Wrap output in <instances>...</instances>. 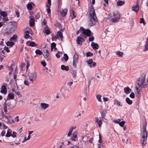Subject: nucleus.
Segmentation results:
<instances>
[{
    "mask_svg": "<svg viewBox=\"0 0 148 148\" xmlns=\"http://www.w3.org/2000/svg\"><path fill=\"white\" fill-rule=\"evenodd\" d=\"M1 93L4 94H6L7 92V90L6 87L5 85H3L2 86L1 90Z\"/></svg>",
    "mask_w": 148,
    "mask_h": 148,
    "instance_id": "9",
    "label": "nucleus"
},
{
    "mask_svg": "<svg viewBox=\"0 0 148 148\" xmlns=\"http://www.w3.org/2000/svg\"><path fill=\"white\" fill-rule=\"evenodd\" d=\"M146 123H145L143 126L142 133H147L146 130Z\"/></svg>",
    "mask_w": 148,
    "mask_h": 148,
    "instance_id": "22",
    "label": "nucleus"
},
{
    "mask_svg": "<svg viewBox=\"0 0 148 148\" xmlns=\"http://www.w3.org/2000/svg\"><path fill=\"white\" fill-rule=\"evenodd\" d=\"M5 117L7 119L9 122L10 124L12 123V122H14V121L12 119V118H11V119L10 118H8L7 116H5Z\"/></svg>",
    "mask_w": 148,
    "mask_h": 148,
    "instance_id": "49",
    "label": "nucleus"
},
{
    "mask_svg": "<svg viewBox=\"0 0 148 148\" xmlns=\"http://www.w3.org/2000/svg\"><path fill=\"white\" fill-rule=\"evenodd\" d=\"M34 18L33 17H32L30 18V20L29 21V24L31 27H33L34 25Z\"/></svg>",
    "mask_w": 148,
    "mask_h": 148,
    "instance_id": "20",
    "label": "nucleus"
},
{
    "mask_svg": "<svg viewBox=\"0 0 148 148\" xmlns=\"http://www.w3.org/2000/svg\"><path fill=\"white\" fill-rule=\"evenodd\" d=\"M140 22L141 23H143L144 25H145L146 24L144 19L143 18H141L140 19Z\"/></svg>",
    "mask_w": 148,
    "mask_h": 148,
    "instance_id": "47",
    "label": "nucleus"
},
{
    "mask_svg": "<svg viewBox=\"0 0 148 148\" xmlns=\"http://www.w3.org/2000/svg\"><path fill=\"white\" fill-rule=\"evenodd\" d=\"M33 4L32 3L30 2L27 4V9L29 10H31L32 9V4Z\"/></svg>",
    "mask_w": 148,
    "mask_h": 148,
    "instance_id": "29",
    "label": "nucleus"
},
{
    "mask_svg": "<svg viewBox=\"0 0 148 148\" xmlns=\"http://www.w3.org/2000/svg\"><path fill=\"white\" fill-rule=\"evenodd\" d=\"M114 105L117 104L118 106L122 107V105L121 104V102L117 99H115L114 101Z\"/></svg>",
    "mask_w": 148,
    "mask_h": 148,
    "instance_id": "26",
    "label": "nucleus"
},
{
    "mask_svg": "<svg viewBox=\"0 0 148 148\" xmlns=\"http://www.w3.org/2000/svg\"><path fill=\"white\" fill-rule=\"evenodd\" d=\"M101 96L100 95H97L96 96V97L97 99L98 100L99 102H102V100L101 99Z\"/></svg>",
    "mask_w": 148,
    "mask_h": 148,
    "instance_id": "35",
    "label": "nucleus"
},
{
    "mask_svg": "<svg viewBox=\"0 0 148 148\" xmlns=\"http://www.w3.org/2000/svg\"><path fill=\"white\" fill-rule=\"evenodd\" d=\"M50 30L49 29H46L44 31V33L47 35H49L50 34Z\"/></svg>",
    "mask_w": 148,
    "mask_h": 148,
    "instance_id": "42",
    "label": "nucleus"
},
{
    "mask_svg": "<svg viewBox=\"0 0 148 148\" xmlns=\"http://www.w3.org/2000/svg\"><path fill=\"white\" fill-rule=\"evenodd\" d=\"M44 55H45V58L47 60H48L50 59V57L49 56V52L44 53Z\"/></svg>",
    "mask_w": 148,
    "mask_h": 148,
    "instance_id": "36",
    "label": "nucleus"
},
{
    "mask_svg": "<svg viewBox=\"0 0 148 148\" xmlns=\"http://www.w3.org/2000/svg\"><path fill=\"white\" fill-rule=\"evenodd\" d=\"M141 88H137V86H136V96L138 97H139L140 96V95L141 94V92H140V90H141Z\"/></svg>",
    "mask_w": 148,
    "mask_h": 148,
    "instance_id": "14",
    "label": "nucleus"
},
{
    "mask_svg": "<svg viewBox=\"0 0 148 148\" xmlns=\"http://www.w3.org/2000/svg\"><path fill=\"white\" fill-rule=\"evenodd\" d=\"M16 133L15 132H13L12 134V136L13 137H15L16 136Z\"/></svg>",
    "mask_w": 148,
    "mask_h": 148,
    "instance_id": "62",
    "label": "nucleus"
},
{
    "mask_svg": "<svg viewBox=\"0 0 148 148\" xmlns=\"http://www.w3.org/2000/svg\"><path fill=\"white\" fill-rule=\"evenodd\" d=\"M12 131L10 129H8L5 136L7 137H9L11 136L12 135Z\"/></svg>",
    "mask_w": 148,
    "mask_h": 148,
    "instance_id": "25",
    "label": "nucleus"
},
{
    "mask_svg": "<svg viewBox=\"0 0 148 148\" xmlns=\"http://www.w3.org/2000/svg\"><path fill=\"white\" fill-rule=\"evenodd\" d=\"M113 16L114 18H111L110 21L113 22H116L118 21L119 19L120 16L118 13L117 12H114L113 14Z\"/></svg>",
    "mask_w": 148,
    "mask_h": 148,
    "instance_id": "5",
    "label": "nucleus"
},
{
    "mask_svg": "<svg viewBox=\"0 0 148 148\" xmlns=\"http://www.w3.org/2000/svg\"><path fill=\"white\" fill-rule=\"evenodd\" d=\"M77 132H74L73 133L72 137H71L72 140L74 141H76L77 140Z\"/></svg>",
    "mask_w": 148,
    "mask_h": 148,
    "instance_id": "15",
    "label": "nucleus"
},
{
    "mask_svg": "<svg viewBox=\"0 0 148 148\" xmlns=\"http://www.w3.org/2000/svg\"><path fill=\"white\" fill-rule=\"evenodd\" d=\"M40 106L42 109L45 110L49 107V105L45 103H41Z\"/></svg>",
    "mask_w": 148,
    "mask_h": 148,
    "instance_id": "13",
    "label": "nucleus"
},
{
    "mask_svg": "<svg viewBox=\"0 0 148 148\" xmlns=\"http://www.w3.org/2000/svg\"><path fill=\"white\" fill-rule=\"evenodd\" d=\"M91 46L94 49H97L99 48L98 45L97 43L94 42H92L91 43Z\"/></svg>",
    "mask_w": 148,
    "mask_h": 148,
    "instance_id": "17",
    "label": "nucleus"
},
{
    "mask_svg": "<svg viewBox=\"0 0 148 148\" xmlns=\"http://www.w3.org/2000/svg\"><path fill=\"white\" fill-rule=\"evenodd\" d=\"M15 93L19 97H21V95L20 93L18 91H15Z\"/></svg>",
    "mask_w": 148,
    "mask_h": 148,
    "instance_id": "63",
    "label": "nucleus"
},
{
    "mask_svg": "<svg viewBox=\"0 0 148 148\" xmlns=\"http://www.w3.org/2000/svg\"><path fill=\"white\" fill-rule=\"evenodd\" d=\"M62 54V53L58 51V52L56 54V57L58 58H59L60 56H61V54Z\"/></svg>",
    "mask_w": 148,
    "mask_h": 148,
    "instance_id": "38",
    "label": "nucleus"
},
{
    "mask_svg": "<svg viewBox=\"0 0 148 148\" xmlns=\"http://www.w3.org/2000/svg\"><path fill=\"white\" fill-rule=\"evenodd\" d=\"M9 69L10 70V71L9 72V74L10 75L12 73L13 68L12 67H9Z\"/></svg>",
    "mask_w": 148,
    "mask_h": 148,
    "instance_id": "54",
    "label": "nucleus"
},
{
    "mask_svg": "<svg viewBox=\"0 0 148 148\" xmlns=\"http://www.w3.org/2000/svg\"><path fill=\"white\" fill-rule=\"evenodd\" d=\"M107 113V111L106 110H103L101 113V117L103 119L105 118L106 114Z\"/></svg>",
    "mask_w": 148,
    "mask_h": 148,
    "instance_id": "28",
    "label": "nucleus"
},
{
    "mask_svg": "<svg viewBox=\"0 0 148 148\" xmlns=\"http://www.w3.org/2000/svg\"><path fill=\"white\" fill-rule=\"evenodd\" d=\"M121 121V120L120 119H118L117 120H114V121L115 123H119Z\"/></svg>",
    "mask_w": 148,
    "mask_h": 148,
    "instance_id": "60",
    "label": "nucleus"
},
{
    "mask_svg": "<svg viewBox=\"0 0 148 148\" xmlns=\"http://www.w3.org/2000/svg\"><path fill=\"white\" fill-rule=\"evenodd\" d=\"M130 97L132 98H134L135 97L134 94L133 92H132L130 95Z\"/></svg>",
    "mask_w": 148,
    "mask_h": 148,
    "instance_id": "56",
    "label": "nucleus"
},
{
    "mask_svg": "<svg viewBox=\"0 0 148 148\" xmlns=\"http://www.w3.org/2000/svg\"><path fill=\"white\" fill-rule=\"evenodd\" d=\"M4 49L7 52H9L10 51L8 49V47L6 46H5L4 47Z\"/></svg>",
    "mask_w": 148,
    "mask_h": 148,
    "instance_id": "61",
    "label": "nucleus"
},
{
    "mask_svg": "<svg viewBox=\"0 0 148 148\" xmlns=\"http://www.w3.org/2000/svg\"><path fill=\"white\" fill-rule=\"evenodd\" d=\"M126 101L127 103L129 105H131L132 104V101L128 97L126 98Z\"/></svg>",
    "mask_w": 148,
    "mask_h": 148,
    "instance_id": "30",
    "label": "nucleus"
},
{
    "mask_svg": "<svg viewBox=\"0 0 148 148\" xmlns=\"http://www.w3.org/2000/svg\"><path fill=\"white\" fill-rule=\"evenodd\" d=\"M94 39V38L93 36L90 37L89 38V40L91 42L93 41Z\"/></svg>",
    "mask_w": 148,
    "mask_h": 148,
    "instance_id": "55",
    "label": "nucleus"
},
{
    "mask_svg": "<svg viewBox=\"0 0 148 148\" xmlns=\"http://www.w3.org/2000/svg\"><path fill=\"white\" fill-rule=\"evenodd\" d=\"M74 129V128L73 127H72L71 128V129H70L68 133V136H70L71 135L73 131V130Z\"/></svg>",
    "mask_w": 148,
    "mask_h": 148,
    "instance_id": "41",
    "label": "nucleus"
},
{
    "mask_svg": "<svg viewBox=\"0 0 148 148\" xmlns=\"http://www.w3.org/2000/svg\"><path fill=\"white\" fill-rule=\"evenodd\" d=\"M24 84L27 86H29V84L27 80H25L24 82Z\"/></svg>",
    "mask_w": 148,
    "mask_h": 148,
    "instance_id": "64",
    "label": "nucleus"
},
{
    "mask_svg": "<svg viewBox=\"0 0 148 148\" xmlns=\"http://www.w3.org/2000/svg\"><path fill=\"white\" fill-rule=\"evenodd\" d=\"M144 50L146 51L148 50V38H147L145 43L144 45Z\"/></svg>",
    "mask_w": 148,
    "mask_h": 148,
    "instance_id": "23",
    "label": "nucleus"
},
{
    "mask_svg": "<svg viewBox=\"0 0 148 148\" xmlns=\"http://www.w3.org/2000/svg\"><path fill=\"white\" fill-rule=\"evenodd\" d=\"M88 64L90 68H92L95 67L96 65V63L95 62H93L91 59H89L86 61Z\"/></svg>",
    "mask_w": 148,
    "mask_h": 148,
    "instance_id": "6",
    "label": "nucleus"
},
{
    "mask_svg": "<svg viewBox=\"0 0 148 148\" xmlns=\"http://www.w3.org/2000/svg\"><path fill=\"white\" fill-rule=\"evenodd\" d=\"M35 53H36V55H41L42 53V52L39 49H37L35 51Z\"/></svg>",
    "mask_w": 148,
    "mask_h": 148,
    "instance_id": "46",
    "label": "nucleus"
},
{
    "mask_svg": "<svg viewBox=\"0 0 148 148\" xmlns=\"http://www.w3.org/2000/svg\"><path fill=\"white\" fill-rule=\"evenodd\" d=\"M76 17V14H75V12L73 10H72L71 18L73 19Z\"/></svg>",
    "mask_w": 148,
    "mask_h": 148,
    "instance_id": "39",
    "label": "nucleus"
},
{
    "mask_svg": "<svg viewBox=\"0 0 148 148\" xmlns=\"http://www.w3.org/2000/svg\"><path fill=\"white\" fill-rule=\"evenodd\" d=\"M96 121L98 124L99 127H101L103 123L102 120H99L97 118H96Z\"/></svg>",
    "mask_w": 148,
    "mask_h": 148,
    "instance_id": "21",
    "label": "nucleus"
},
{
    "mask_svg": "<svg viewBox=\"0 0 148 148\" xmlns=\"http://www.w3.org/2000/svg\"><path fill=\"white\" fill-rule=\"evenodd\" d=\"M40 14L37 13L35 16V17L36 19H38L40 17Z\"/></svg>",
    "mask_w": 148,
    "mask_h": 148,
    "instance_id": "57",
    "label": "nucleus"
},
{
    "mask_svg": "<svg viewBox=\"0 0 148 148\" xmlns=\"http://www.w3.org/2000/svg\"><path fill=\"white\" fill-rule=\"evenodd\" d=\"M125 121H121L119 123V125L121 127H123L124 126L125 124Z\"/></svg>",
    "mask_w": 148,
    "mask_h": 148,
    "instance_id": "50",
    "label": "nucleus"
},
{
    "mask_svg": "<svg viewBox=\"0 0 148 148\" xmlns=\"http://www.w3.org/2000/svg\"><path fill=\"white\" fill-rule=\"evenodd\" d=\"M28 77L30 81L32 84L34 80H35L36 77V73L35 71L29 73L28 75Z\"/></svg>",
    "mask_w": 148,
    "mask_h": 148,
    "instance_id": "4",
    "label": "nucleus"
},
{
    "mask_svg": "<svg viewBox=\"0 0 148 148\" xmlns=\"http://www.w3.org/2000/svg\"><path fill=\"white\" fill-rule=\"evenodd\" d=\"M17 39V36L16 34L13 35L10 39V41H16Z\"/></svg>",
    "mask_w": 148,
    "mask_h": 148,
    "instance_id": "19",
    "label": "nucleus"
},
{
    "mask_svg": "<svg viewBox=\"0 0 148 148\" xmlns=\"http://www.w3.org/2000/svg\"><path fill=\"white\" fill-rule=\"evenodd\" d=\"M89 92V87L88 88H86V89L85 93L86 94H88Z\"/></svg>",
    "mask_w": 148,
    "mask_h": 148,
    "instance_id": "59",
    "label": "nucleus"
},
{
    "mask_svg": "<svg viewBox=\"0 0 148 148\" xmlns=\"http://www.w3.org/2000/svg\"><path fill=\"white\" fill-rule=\"evenodd\" d=\"M8 97L10 99H13L14 97V95L12 93H10L8 94Z\"/></svg>",
    "mask_w": 148,
    "mask_h": 148,
    "instance_id": "37",
    "label": "nucleus"
},
{
    "mask_svg": "<svg viewBox=\"0 0 148 148\" xmlns=\"http://www.w3.org/2000/svg\"><path fill=\"white\" fill-rule=\"evenodd\" d=\"M116 53L119 56H122L123 54V53L122 52H121L119 51H117L116 52Z\"/></svg>",
    "mask_w": 148,
    "mask_h": 148,
    "instance_id": "44",
    "label": "nucleus"
},
{
    "mask_svg": "<svg viewBox=\"0 0 148 148\" xmlns=\"http://www.w3.org/2000/svg\"><path fill=\"white\" fill-rule=\"evenodd\" d=\"M124 92L127 94L130 93L131 91V89L128 87H125L124 89Z\"/></svg>",
    "mask_w": 148,
    "mask_h": 148,
    "instance_id": "16",
    "label": "nucleus"
},
{
    "mask_svg": "<svg viewBox=\"0 0 148 148\" xmlns=\"http://www.w3.org/2000/svg\"><path fill=\"white\" fill-rule=\"evenodd\" d=\"M16 25L15 22H13L12 23V28L13 29L12 31L16 30Z\"/></svg>",
    "mask_w": 148,
    "mask_h": 148,
    "instance_id": "34",
    "label": "nucleus"
},
{
    "mask_svg": "<svg viewBox=\"0 0 148 148\" xmlns=\"http://www.w3.org/2000/svg\"><path fill=\"white\" fill-rule=\"evenodd\" d=\"M64 58L65 61H66L68 60V57L66 54H64Z\"/></svg>",
    "mask_w": 148,
    "mask_h": 148,
    "instance_id": "51",
    "label": "nucleus"
},
{
    "mask_svg": "<svg viewBox=\"0 0 148 148\" xmlns=\"http://www.w3.org/2000/svg\"><path fill=\"white\" fill-rule=\"evenodd\" d=\"M148 133H142L141 134L140 143L143 146L147 144Z\"/></svg>",
    "mask_w": 148,
    "mask_h": 148,
    "instance_id": "3",
    "label": "nucleus"
},
{
    "mask_svg": "<svg viewBox=\"0 0 148 148\" xmlns=\"http://www.w3.org/2000/svg\"><path fill=\"white\" fill-rule=\"evenodd\" d=\"M0 14L2 16L5 17L7 16V13L5 12H1L0 13Z\"/></svg>",
    "mask_w": 148,
    "mask_h": 148,
    "instance_id": "45",
    "label": "nucleus"
},
{
    "mask_svg": "<svg viewBox=\"0 0 148 148\" xmlns=\"http://www.w3.org/2000/svg\"><path fill=\"white\" fill-rule=\"evenodd\" d=\"M25 35L24 36L25 38H28L29 37V32L28 31H27L25 32Z\"/></svg>",
    "mask_w": 148,
    "mask_h": 148,
    "instance_id": "32",
    "label": "nucleus"
},
{
    "mask_svg": "<svg viewBox=\"0 0 148 148\" xmlns=\"http://www.w3.org/2000/svg\"><path fill=\"white\" fill-rule=\"evenodd\" d=\"M47 12L48 13H50L51 10L50 9V7H49V5H47Z\"/></svg>",
    "mask_w": 148,
    "mask_h": 148,
    "instance_id": "58",
    "label": "nucleus"
},
{
    "mask_svg": "<svg viewBox=\"0 0 148 148\" xmlns=\"http://www.w3.org/2000/svg\"><path fill=\"white\" fill-rule=\"evenodd\" d=\"M137 88L142 89L145 88L148 85V79L146 78V75L142 74L138 79L137 83Z\"/></svg>",
    "mask_w": 148,
    "mask_h": 148,
    "instance_id": "2",
    "label": "nucleus"
},
{
    "mask_svg": "<svg viewBox=\"0 0 148 148\" xmlns=\"http://www.w3.org/2000/svg\"><path fill=\"white\" fill-rule=\"evenodd\" d=\"M6 103V105L8 106V107H10L11 106V103L10 101H7V100H5L4 104Z\"/></svg>",
    "mask_w": 148,
    "mask_h": 148,
    "instance_id": "40",
    "label": "nucleus"
},
{
    "mask_svg": "<svg viewBox=\"0 0 148 148\" xmlns=\"http://www.w3.org/2000/svg\"><path fill=\"white\" fill-rule=\"evenodd\" d=\"M88 19V24L90 26L94 25L97 20L94 7L92 5H91L90 6Z\"/></svg>",
    "mask_w": 148,
    "mask_h": 148,
    "instance_id": "1",
    "label": "nucleus"
},
{
    "mask_svg": "<svg viewBox=\"0 0 148 148\" xmlns=\"http://www.w3.org/2000/svg\"><path fill=\"white\" fill-rule=\"evenodd\" d=\"M61 69L63 70H65L66 71H67L69 69V67L68 66H65L64 65H62L61 66Z\"/></svg>",
    "mask_w": 148,
    "mask_h": 148,
    "instance_id": "24",
    "label": "nucleus"
},
{
    "mask_svg": "<svg viewBox=\"0 0 148 148\" xmlns=\"http://www.w3.org/2000/svg\"><path fill=\"white\" fill-rule=\"evenodd\" d=\"M124 4V2L123 1H119L117 2V5L118 6H121Z\"/></svg>",
    "mask_w": 148,
    "mask_h": 148,
    "instance_id": "33",
    "label": "nucleus"
},
{
    "mask_svg": "<svg viewBox=\"0 0 148 148\" xmlns=\"http://www.w3.org/2000/svg\"><path fill=\"white\" fill-rule=\"evenodd\" d=\"M77 43L78 44L81 45L82 43L84 41V39L80 36H78L77 39Z\"/></svg>",
    "mask_w": 148,
    "mask_h": 148,
    "instance_id": "11",
    "label": "nucleus"
},
{
    "mask_svg": "<svg viewBox=\"0 0 148 148\" xmlns=\"http://www.w3.org/2000/svg\"><path fill=\"white\" fill-rule=\"evenodd\" d=\"M6 105V103L4 104L3 108L4 112H7L8 110L10 109V107H8V106Z\"/></svg>",
    "mask_w": 148,
    "mask_h": 148,
    "instance_id": "27",
    "label": "nucleus"
},
{
    "mask_svg": "<svg viewBox=\"0 0 148 148\" xmlns=\"http://www.w3.org/2000/svg\"><path fill=\"white\" fill-rule=\"evenodd\" d=\"M82 31L83 34L86 35L88 36H90L91 32L90 30L83 28Z\"/></svg>",
    "mask_w": 148,
    "mask_h": 148,
    "instance_id": "8",
    "label": "nucleus"
},
{
    "mask_svg": "<svg viewBox=\"0 0 148 148\" xmlns=\"http://www.w3.org/2000/svg\"><path fill=\"white\" fill-rule=\"evenodd\" d=\"M44 53L49 52V51L48 49V47H45V48H43V49Z\"/></svg>",
    "mask_w": 148,
    "mask_h": 148,
    "instance_id": "48",
    "label": "nucleus"
},
{
    "mask_svg": "<svg viewBox=\"0 0 148 148\" xmlns=\"http://www.w3.org/2000/svg\"><path fill=\"white\" fill-rule=\"evenodd\" d=\"M56 45L54 42L52 43L51 45V50L52 51L54 48H56Z\"/></svg>",
    "mask_w": 148,
    "mask_h": 148,
    "instance_id": "43",
    "label": "nucleus"
},
{
    "mask_svg": "<svg viewBox=\"0 0 148 148\" xmlns=\"http://www.w3.org/2000/svg\"><path fill=\"white\" fill-rule=\"evenodd\" d=\"M59 37L60 38L61 40H62L63 36L60 31H58V32L57 36H55L54 38L55 39H58Z\"/></svg>",
    "mask_w": 148,
    "mask_h": 148,
    "instance_id": "10",
    "label": "nucleus"
},
{
    "mask_svg": "<svg viewBox=\"0 0 148 148\" xmlns=\"http://www.w3.org/2000/svg\"><path fill=\"white\" fill-rule=\"evenodd\" d=\"M93 55V53L88 52L86 53V56L87 57L91 56Z\"/></svg>",
    "mask_w": 148,
    "mask_h": 148,
    "instance_id": "53",
    "label": "nucleus"
},
{
    "mask_svg": "<svg viewBox=\"0 0 148 148\" xmlns=\"http://www.w3.org/2000/svg\"><path fill=\"white\" fill-rule=\"evenodd\" d=\"M14 42L12 41H8L6 43V45L7 46H12L14 45Z\"/></svg>",
    "mask_w": 148,
    "mask_h": 148,
    "instance_id": "31",
    "label": "nucleus"
},
{
    "mask_svg": "<svg viewBox=\"0 0 148 148\" xmlns=\"http://www.w3.org/2000/svg\"><path fill=\"white\" fill-rule=\"evenodd\" d=\"M29 45L31 46L34 47L36 46V44L34 42H32L29 43Z\"/></svg>",
    "mask_w": 148,
    "mask_h": 148,
    "instance_id": "52",
    "label": "nucleus"
},
{
    "mask_svg": "<svg viewBox=\"0 0 148 148\" xmlns=\"http://www.w3.org/2000/svg\"><path fill=\"white\" fill-rule=\"evenodd\" d=\"M78 55L77 54L75 53L73 57V66L75 67H76V63L78 62Z\"/></svg>",
    "mask_w": 148,
    "mask_h": 148,
    "instance_id": "7",
    "label": "nucleus"
},
{
    "mask_svg": "<svg viewBox=\"0 0 148 148\" xmlns=\"http://www.w3.org/2000/svg\"><path fill=\"white\" fill-rule=\"evenodd\" d=\"M67 11L68 10L67 8H65L62 10L60 12L61 15L63 16H65L67 14Z\"/></svg>",
    "mask_w": 148,
    "mask_h": 148,
    "instance_id": "18",
    "label": "nucleus"
},
{
    "mask_svg": "<svg viewBox=\"0 0 148 148\" xmlns=\"http://www.w3.org/2000/svg\"><path fill=\"white\" fill-rule=\"evenodd\" d=\"M132 10L133 11L137 12L139 10V5L138 3H137L135 6L132 7Z\"/></svg>",
    "mask_w": 148,
    "mask_h": 148,
    "instance_id": "12",
    "label": "nucleus"
}]
</instances>
